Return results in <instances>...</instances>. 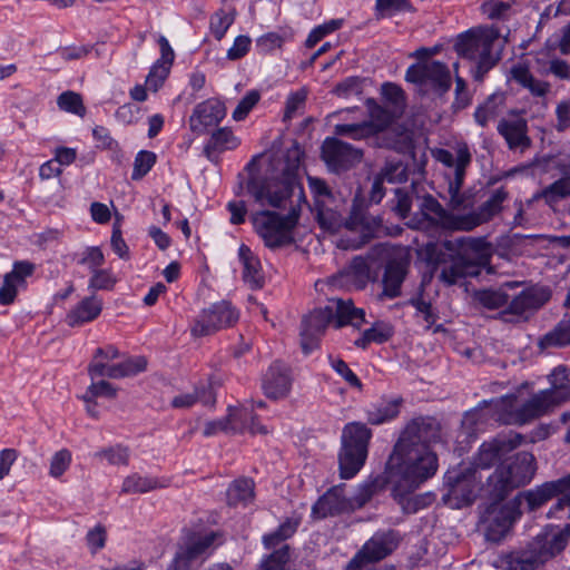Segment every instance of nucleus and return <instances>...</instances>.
I'll return each instance as SVG.
<instances>
[{
	"instance_id": "nucleus-1",
	"label": "nucleus",
	"mask_w": 570,
	"mask_h": 570,
	"mask_svg": "<svg viewBox=\"0 0 570 570\" xmlns=\"http://www.w3.org/2000/svg\"><path fill=\"white\" fill-rule=\"evenodd\" d=\"M535 473L533 454L522 451L503 461L487 479L485 492L492 503L482 514L485 523V537L499 542L508 533L521 511L513 500L500 504L512 491L531 482Z\"/></svg>"
},
{
	"instance_id": "nucleus-2",
	"label": "nucleus",
	"mask_w": 570,
	"mask_h": 570,
	"mask_svg": "<svg viewBox=\"0 0 570 570\" xmlns=\"http://www.w3.org/2000/svg\"><path fill=\"white\" fill-rule=\"evenodd\" d=\"M441 423L433 416H416L405 425L391 456V466L405 470L407 481L421 485L438 470V458L430 450L431 443L441 440Z\"/></svg>"
},
{
	"instance_id": "nucleus-3",
	"label": "nucleus",
	"mask_w": 570,
	"mask_h": 570,
	"mask_svg": "<svg viewBox=\"0 0 570 570\" xmlns=\"http://www.w3.org/2000/svg\"><path fill=\"white\" fill-rule=\"evenodd\" d=\"M304 151L296 141L286 150L285 163L281 177H265L252 175L246 183L247 194L261 206L287 208L296 194L298 199L303 196V188L297 181V170L301 166Z\"/></svg>"
},
{
	"instance_id": "nucleus-4",
	"label": "nucleus",
	"mask_w": 570,
	"mask_h": 570,
	"mask_svg": "<svg viewBox=\"0 0 570 570\" xmlns=\"http://www.w3.org/2000/svg\"><path fill=\"white\" fill-rule=\"evenodd\" d=\"M481 404L483 407L464 414L458 439L464 436V441H469L474 438L476 433L475 425L485 415H489L499 424L518 426L529 424L546 415L534 395L521 401L518 395L509 394L491 401H483Z\"/></svg>"
},
{
	"instance_id": "nucleus-5",
	"label": "nucleus",
	"mask_w": 570,
	"mask_h": 570,
	"mask_svg": "<svg viewBox=\"0 0 570 570\" xmlns=\"http://www.w3.org/2000/svg\"><path fill=\"white\" fill-rule=\"evenodd\" d=\"M341 207L342 204L337 197L326 200H316V203L313 204V212L320 227L324 230L335 233L344 225L350 230L361 233V244L368 242L381 226V218L368 215L367 205L360 196L354 197L350 216L345 222L342 216Z\"/></svg>"
},
{
	"instance_id": "nucleus-6",
	"label": "nucleus",
	"mask_w": 570,
	"mask_h": 570,
	"mask_svg": "<svg viewBox=\"0 0 570 570\" xmlns=\"http://www.w3.org/2000/svg\"><path fill=\"white\" fill-rule=\"evenodd\" d=\"M499 38V31L494 28L470 29L458 36L454 50L459 57L475 62L472 70L475 81H482L501 59V49L494 50Z\"/></svg>"
},
{
	"instance_id": "nucleus-7",
	"label": "nucleus",
	"mask_w": 570,
	"mask_h": 570,
	"mask_svg": "<svg viewBox=\"0 0 570 570\" xmlns=\"http://www.w3.org/2000/svg\"><path fill=\"white\" fill-rule=\"evenodd\" d=\"M289 210L283 215L274 210L262 209L250 215L255 233L269 249H277L294 243V229L298 223L299 209L287 203Z\"/></svg>"
},
{
	"instance_id": "nucleus-8",
	"label": "nucleus",
	"mask_w": 570,
	"mask_h": 570,
	"mask_svg": "<svg viewBox=\"0 0 570 570\" xmlns=\"http://www.w3.org/2000/svg\"><path fill=\"white\" fill-rule=\"evenodd\" d=\"M372 430L361 422L347 423L341 436L338 470L342 479L354 478L366 462Z\"/></svg>"
},
{
	"instance_id": "nucleus-9",
	"label": "nucleus",
	"mask_w": 570,
	"mask_h": 570,
	"mask_svg": "<svg viewBox=\"0 0 570 570\" xmlns=\"http://www.w3.org/2000/svg\"><path fill=\"white\" fill-rule=\"evenodd\" d=\"M566 492L550 509V518H570V474L556 481L546 482L533 490L520 492L513 498L514 503L520 509L525 502L530 511L540 508L553 497Z\"/></svg>"
},
{
	"instance_id": "nucleus-10",
	"label": "nucleus",
	"mask_w": 570,
	"mask_h": 570,
	"mask_svg": "<svg viewBox=\"0 0 570 570\" xmlns=\"http://www.w3.org/2000/svg\"><path fill=\"white\" fill-rule=\"evenodd\" d=\"M481 478L473 466L460 465L449 470L444 476L442 501L452 509L470 505L481 490Z\"/></svg>"
},
{
	"instance_id": "nucleus-11",
	"label": "nucleus",
	"mask_w": 570,
	"mask_h": 570,
	"mask_svg": "<svg viewBox=\"0 0 570 570\" xmlns=\"http://www.w3.org/2000/svg\"><path fill=\"white\" fill-rule=\"evenodd\" d=\"M405 80L415 86L420 95H445L452 86L450 68L439 60H422L405 71Z\"/></svg>"
},
{
	"instance_id": "nucleus-12",
	"label": "nucleus",
	"mask_w": 570,
	"mask_h": 570,
	"mask_svg": "<svg viewBox=\"0 0 570 570\" xmlns=\"http://www.w3.org/2000/svg\"><path fill=\"white\" fill-rule=\"evenodd\" d=\"M406 476L405 470L399 464L391 466V456H389L384 472L360 487L355 497L357 507H363L374 494L385 489L389 484L392 485L394 498L397 499L400 503H403L406 497L412 494L420 487L413 485L407 481Z\"/></svg>"
},
{
	"instance_id": "nucleus-13",
	"label": "nucleus",
	"mask_w": 570,
	"mask_h": 570,
	"mask_svg": "<svg viewBox=\"0 0 570 570\" xmlns=\"http://www.w3.org/2000/svg\"><path fill=\"white\" fill-rule=\"evenodd\" d=\"M428 261L439 272V279L451 286L465 277L478 276L476 265L470 263L469 256L464 254H451L436 245L428 246Z\"/></svg>"
},
{
	"instance_id": "nucleus-14",
	"label": "nucleus",
	"mask_w": 570,
	"mask_h": 570,
	"mask_svg": "<svg viewBox=\"0 0 570 570\" xmlns=\"http://www.w3.org/2000/svg\"><path fill=\"white\" fill-rule=\"evenodd\" d=\"M239 312L228 301H220L204 308L195 318L191 335L202 337L230 327L237 323Z\"/></svg>"
},
{
	"instance_id": "nucleus-15",
	"label": "nucleus",
	"mask_w": 570,
	"mask_h": 570,
	"mask_svg": "<svg viewBox=\"0 0 570 570\" xmlns=\"http://www.w3.org/2000/svg\"><path fill=\"white\" fill-rule=\"evenodd\" d=\"M419 207L420 214L410 219L409 227L422 229L433 225L446 230H460V214L448 212L432 195L421 197Z\"/></svg>"
},
{
	"instance_id": "nucleus-16",
	"label": "nucleus",
	"mask_w": 570,
	"mask_h": 570,
	"mask_svg": "<svg viewBox=\"0 0 570 570\" xmlns=\"http://www.w3.org/2000/svg\"><path fill=\"white\" fill-rule=\"evenodd\" d=\"M363 158V151L335 137H327L322 145V159L330 171L341 174L350 170Z\"/></svg>"
},
{
	"instance_id": "nucleus-17",
	"label": "nucleus",
	"mask_w": 570,
	"mask_h": 570,
	"mask_svg": "<svg viewBox=\"0 0 570 570\" xmlns=\"http://www.w3.org/2000/svg\"><path fill=\"white\" fill-rule=\"evenodd\" d=\"M570 537V523L563 530H557L553 527H546L529 544L528 549L534 559L537 566L546 563L552 559L568 544Z\"/></svg>"
},
{
	"instance_id": "nucleus-18",
	"label": "nucleus",
	"mask_w": 570,
	"mask_h": 570,
	"mask_svg": "<svg viewBox=\"0 0 570 570\" xmlns=\"http://www.w3.org/2000/svg\"><path fill=\"white\" fill-rule=\"evenodd\" d=\"M549 382L550 389L533 394L546 415L570 400V370L563 365L557 366L550 373Z\"/></svg>"
},
{
	"instance_id": "nucleus-19",
	"label": "nucleus",
	"mask_w": 570,
	"mask_h": 570,
	"mask_svg": "<svg viewBox=\"0 0 570 570\" xmlns=\"http://www.w3.org/2000/svg\"><path fill=\"white\" fill-rule=\"evenodd\" d=\"M331 323L334 324V317L330 303L324 307L315 308L302 320L301 347L305 355L318 347L320 338Z\"/></svg>"
},
{
	"instance_id": "nucleus-20",
	"label": "nucleus",
	"mask_w": 570,
	"mask_h": 570,
	"mask_svg": "<svg viewBox=\"0 0 570 570\" xmlns=\"http://www.w3.org/2000/svg\"><path fill=\"white\" fill-rule=\"evenodd\" d=\"M509 198V193L504 187H500L491 193L489 198L482 203L475 210L466 214H460V230L470 232L485 223L492 220L503 209V203Z\"/></svg>"
},
{
	"instance_id": "nucleus-21",
	"label": "nucleus",
	"mask_w": 570,
	"mask_h": 570,
	"mask_svg": "<svg viewBox=\"0 0 570 570\" xmlns=\"http://www.w3.org/2000/svg\"><path fill=\"white\" fill-rule=\"evenodd\" d=\"M399 531L389 529L375 532L356 552L358 557L374 564L389 557L400 544Z\"/></svg>"
},
{
	"instance_id": "nucleus-22",
	"label": "nucleus",
	"mask_w": 570,
	"mask_h": 570,
	"mask_svg": "<svg viewBox=\"0 0 570 570\" xmlns=\"http://www.w3.org/2000/svg\"><path fill=\"white\" fill-rule=\"evenodd\" d=\"M215 537V533L212 532L198 537L185 548H180L168 564L167 570H194L203 562L204 556L214 543Z\"/></svg>"
},
{
	"instance_id": "nucleus-23",
	"label": "nucleus",
	"mask_w": 570,
	"mask_h": 570,
	"mask_svg": "<svg viewBox=\"0 0 570 570\" xmlns=\"http://www.w3.org/2000/svg\"><path fill=\"white\" fill-rule=\"evenodd\" d=\"M523 440L520 433L500 435L490 442H484L478 452L475 464L478 468L488 469L499 459L518 448Z\"/></svg>"
},
{
	"instance_id": "nucleus-24",
	"label": "nucleus",
	"mask_w": 570,
	"mask_h": 570,
	"mask_svg": "<svg viewBox=\"0 0 570 570\" xmlns=\"http://www.w3.org/2000/svg\"><path fill=\"white\" fill-rule=\"evenodd\" d=\"M226 116L225 105L218 99H207L198 104L189 118L190 129L206 134L210 127L217 126Z\"/></svg>"
},
{
	"instance_id": "nucleus-25",
	"label": "nucleus",
	"mask_w": 570,
	"mask_h": 570,
	"mask_svg": "<svg viewBox=\"0 0 570 570\" xmlns=\"http://www.w3.org/2000/svg\"><path fill=\"white\" fill-rule=\"evenodd\" d=\"M292 387L291 368L281 361H275L266 371L262 389L264 394L272 400L284 399Z\"/></svg>"
},
{
	"instance_id": "nucleus-26",
	"label": "nucleus",
	"mask_w": 570,
	"mask_h": 570,
	"mask_svg": "<svg viewBox=\"0 0 570 570\" xmlns=\"http://www.w3.org/2000/svg\"><path fill=\"white\" fill-rule=\"evenodd\" d=\"M409 265V259L403 257L392 258L386 263L382 277V292L379 295L381 299H393L401 296Z\"/></svg>"
},
{
	"instance_id": "nucleus-27",
	"label": "nucleus",
	"mask_w": 570,
	"mask_h": 570,
	"mask_svg": "<svg viewBox=\"0 0 570 570\" xmlns=\"http://www.w3.org/2000/svg\"><path fill=\"white\" fill-rule=\"evenodd\" d=\"M36 265L29 261H17L12 271L7 273L0 286V305H10L14 302L18 289L26 286V278L31 276Z\"/></svg>"
},
{
	"instance_id": "nucleus-28",
	"label": "nucleus",
	"mask_w": 570,
	"mask_h": 570,
	"mask_svg": "<svg viewBox=\"0 0 570 570\" xmlns=\"http://www.w3.org/2000/svg\"><path fill=\"white\" fill-rule=\"evenodd\" d=\"M345 485L328 489L313 505L312 514L317 519L337 515L353 508V503L344 494Z\"/></svg>"
},
{
	"instance_id": "nucleus-29",
	"label": "nucleus",
	"mask_w": 570,
	"mask_h": 570,
	"mask_svg": "<svg viewBox=\"0 0 570 570\" xmlns=\"http://www.w3.org/2000/svg\"><path fill=\"white\" fill-rule=\"evenodd\" d=\"M472 156L469 147L464 144L459 146L455 155L454 177L449 181V205L452 209H459L464 204V196L461 188L464 184L465 169L471 164Z\"/></svg>"
},
{
	"instance_id": "nucleus-30",
	"label": "nucleus",
	"mask_w": 570,
	"mask_h": 570,
	"mask_svg": "<svg viewBox=\"0 0 570 570\" xmlns=\"http://www.w3.org/2000/svg\"><path fill=\"white\" fill-rule=\"evenodd\" d=\"M498 132L504 138L509 149L525 150L531 146L528 135V121L524 118L505 119L498 124Z\"/></svg>"
},
{
	"instance_id": "nucleus-31",
	"label": "nucleus",
	"mask_w": 570,
	"mask_h": 570,
	"mask_svg": "<svg viewBox=\"0 0 570 570\" xmlns=\"http://www.w3.org/2000/svg\"><path fill=\"white\" fill-rule=\"evenodd\" d=\"M510 79L527 90L533 98L546 99L551 92V83L537 78L524 63H517L511 67Z\"/></svg>"
},
{
	"instance_id": "nucleus-32",
	"label": "nucleus",
	"mask_w": 570,
	"mask_h": 570,
	"mask_svg": "<svg viewBox=\"0 0 570 570\" xmlns=\"http://www.w3.org/2000/svg\"><path fill=\"white\" fill-rule=\"evenodd\" d=\"M331 309L334 317V327L353 326L360 328L365 323V311L355 307L352 299L333 298L330 299Z\"/></svg>"
},
{
	"instance_id": "nucleus-33",
	"label": "nucleus",
	"mask_w": 570,
	"mask_h": 570,
	"mask_svg": "<svg viewBox=\"0 0 570 570\" xmlns=\"http://www.w3.org/2000/svg\"><path fill=\"white\" fill-rule=\"evenodd\" d=\"M549 299V294L543 289L527 288L512 298L507 309L501 315L505 317L509 314L521 316L527 312L540 308Z\"/></svg>"
},
{
	"instance_id": "nucleus-34",
	"label": "nucleus",
	"mask_w": 570,
	"mask_h": 570,
	"mask_svg": "<svg viewBox=\"0 0 570 570\" xmlns=\"http://www.w3.org/2000/svg\"><path fill=\"white\" fill-rule=\"evenodd\" d=\"M458 244L461 249L459 254L469 256L470 263L476 265L478 274L490 263L492 246L484 237H462L458 239Z\"/></svg>"
},
{
	"instance_id": "nucleus-35",
	"label": "nucleus",
	"mask_w": 570,
	"mask_h": 570,
	"mask_svg": "<svg viewBox=\"0 0 570 570\" xmlns=\"http://www.w3.org/2000/svg\"><path fill=\"white\" fill-rule=\"evenodd\" d=\"M102 309L101 299L96 296L85 297L66 315V323L70 327L81 326L96 320Z\"/></svg>"
},
{
	"instance_id": "nucleus-36",
	"label": "nucleus",
	"mask_w": 570,
	"mask_h": 570,
	"mask_svg": "<svg viewBox=\"0 0 570 570\" xmlns=\"http://www.w3.org/2000/svg\"><path fill=\"white\" fill-rule=\"evenodd\" d=\"M403 399H382L371 404L366 410V419L370 424L380 425L399 416Z\"/></svg>"
},
{
	"instance_id": "nucleus-37",
	"label": "nucleus",
	"mask_w": 570,
	"mask_h": 570,
	"mask_svg": "<svg viewBox=\"0 0 570 570\" xmlns=\"http://www.w3.org/2000/svg\"><path fill=\"white\" fill-rule=\"evenodd\" d=\"M239 144V139L229 128H218L212 134L209 140L205 145L204 154L209 160H214L218 154L236 149Z\"/></svg>"
},
{
	"instance_id": "nucleus-38",
	"label": "nucleus",
	"mask_w": 570,
	"mask_h": 570,
	"mask_svg": "<svg viewBox=\"0 0 570 570\" xmlns=\"http://www.w3.org/2000/svg\"><path fill=\"white\" fill-rule=\"evenodd\" d=\"M406 180L405 169L401 164H389L375 176L370 191V202L379 204L384 197L383 183H401Z\"/></svg>"
},
{
	"instance_id": "nucleus-39",
	"label": "nucleus",
	"mask_w": 570,
	"mask_h": 570,
	"mask_svg": "<svg viewBox=\"0 0 570 570\" xmlns=\"http://www.w3.org/2000/svg\"><path fill=\"white\" fill-rule=\"evenodd\" d=\"M243 414L248 415L246 410H238V407H228V414L226 417L215 421H209L205 424L204 435L212 436L220 431L240 433L246 428L245 422L237 423V417H242Z\"/></svg>"
},
{
	"instance_id": "nucleus-40",
	"label": "nucleus",
	"mask_w": 570,
	"mask_h": 570,
	"mask_svg": "<svg viewBox=\"0 0 570 570\" xmlns=\"http://www.w3.org/2000/svg\"><path fill=\"white\" fill-rule=\"evenodd\" d=\"M505 99V94L501 91L490 95L474 111L476 124L485 127L490 120L497 118L504 108Z\"/></svg>"
},
{
	"instance_id": "nucleus-41",
	"label": "nucleus",
	"mask_w": 570,
	"mask_h": 570,
	"mask_svg": "<svg viewBox=\"0 0 570 570\" xmlns=\"http://www.w3.org/2000/svg\"><path fill=\"white\" fill-rule=\"evenodd\" d=\"M200 402L206 406H213L216 403L215 393L209 385H200L191 393H184L175 396L171 401V406L175 409H188Z\"/></svg>"
},
{
	"instance_id": "nucleus-42",
	"label": "nucleus",
	"mask_w": 570,
	"mask_h": 570,
	"mask_svg": "<svg viewBox=\"0 0 570 570\" xmlns=\"http://www.w3.org/2000/svg\"><path fill=\"white\" fill-rule=\"evenodd\" d=\"M238 255L244 266L243 277L245 282L249 283L255 288L262 287L264 282L258 257L255 256L250 248L244 244L240 245Z\"/></svg>"
},
{
	"instance_id": "nucleus-43",
	"label": "nucleus",
	"mask_w": 570,
	"mask_h": 570,
	"mask_svg": "<svg viewBox=\"0 0 570 570\" xmlns=\"http://www.w3.org/2000/svg\"><path fill=\"white\" fill-rule=\"evenodd\" d=\"M514 283L508 282L500 288H488L478 291L474 295L475 301L488 309H498L508 304L510 295L505 288H513Z\"/></svg>"
},
{
	"instance_id": "nucleus-44",
	"label": "nucleus",
	"mask_w": 570,
	"mask_h": 570,
	"mask_svg": "<svg viewBox=\"0 0 570 570\" xmlns=\"http://www.w3.org/2000/svg\"><path fill=\"white\" fill-rule=\"evenodd\" d=\"M164 487L165 484L157 478L142 476L138 473H132L124 479L121 493H146Z\"/></svg>"
},
{
	"instance_id": "nucleus-45",
	"label": "nucleus",
	"mask_w": 570,
	"mask_h": 570,
	"mask_svg": "<svg viewBox=\"0 0 570 570\" xmlns=\"http://www.w3.org/2000/svg\"><path fill=\"white\" fill-rule=\"evenodd\" d=\"M537 71L541 76H553L561 81H570V63L564 59L553 57L551 59L537 58Z\"/></svg>"
},
{
	"instance_id": "nucleus-46",
	"label": "nucleus",
	"mask_w": 570,
	"mask_h": 570,
	"mask_svg": "<svg viewBox=\"0 0 570 570\" xmlns=\"http://www.w3.org/2000/svg\"><path fill=\"white\" fill-rule=\"evenodd\" d=\"M226 495L229 505H245L254 498V482L246 478L235 480L228 487Z\"/></svg>"
},
{
	"instance_id": "nucleus-47",
	"label": "nucleus",
	"mask_w": 570,
	"mask_h": 570,
	"mask_svg": "<svg viewBox=\"0 0 570 570\" xmlns=\"http://www.w3.org/2000/svg\"><path fill=\"white\" fill-rule=\"evenodd\" d=\"M392 334L393 332L391 326L382 322H376L372 327L365 330L357 340H355L354 345L365 350L371 343L382 344L387 342Z\"/></svg>"
},
{
	"instance_id": "nucleus-48",
	"label": "nucleus",
	"mask_w": 570,
	"mask_h": 570,
	"mask_svg": "<svg viewBox=\"0 0 570 570\" xmlns=\"http://www.w3.org/2000/svg\"><path fill=\"white\" fill-rule=\"evenodd\" d=\"M147 367V361L142 356L129 357L121 363L112 364L109 379H122L141 373Z\"/></svg>"
},
{
	"instance_id": "nucleus-49",
	"label": "nucleus",
	"mask_w": 570,
	"mask_h": 570,
	"mask_svg": "<svg viewBox=\"0 0 570 570\" xmlns=\"http://www.w3.org/2000/svg\"><path fill=\"white\" fill-rule=\"evenodd\" d=\"M501 562L505 570H534L538 568L528 548L503 556Z\"/></svg>"
},
{
	"instance_id": "nucleus-50",
	"label": "nucleus",
	"mask_w": 570,
	"mask_h": 570,
	"mask_svg": "<svg viewBox=\"0 0 570 570\" xmlns=\"http://www.w3.org/2000/svg\"><path fill=\"white\" fill-rule=\"evenodd\" d=\"M235 9H230L229 11L219 9L212 14L209 29L216 40L220 41L225 37L227 30L235 21Z\"/></svg>"
},
{
	"instance_id": "nucleus-51",
	"label": "nucleus",
	"mask_w": 570,
	"mask_h": 570,
	"mask_svg": "<svg viewBox=\"0 0 570 570\" xmlns=\"http://www.w3.org/2000/svg\"><path fill=\"white\" fill-rule=\"evenodd\" d=\"M334 131L338 136H346L354 140H361L375 136V127L367 121L358 124H338Z\"/></svg>"
},
{
	"instance_id": "nucleus-52",
	"label": "nucleus",
	"mask_w": 570,
	"mask_h": 570,
	"mask_svg": "<svg viewBox=\"0 0 570 570\" xmlns=\"http://www.w3.org/2000/svg\"><path fill=\"white\" fill-rule=\"evenodd\" d=\"M546 346H566L570 344V316L562 318L542 340Z\"/></svg>"
},
{
	"instance_id": "nucleus-53",
	"label": "nucleus",
	"mask_w": 570,
	"mask_h": 570,
	"mask_svg": "<svg viewBox=\"0 0 570 570\" xmlns=\"http://www.w3.org/2000/svg\"><path fill=\"white\" fill-rule=\"evenodd\" d=\"M367 107L371 117V120H367V122L375 127V134L383 131L392 124L394 119L392 111L377 105L373 99L367 100Z\"/></svg>"
},
{
	"instance_id": "nucleus-54",
	"label": "nucleus",
	"mask_w": 570,
	"mask_h": 570,
	"mask_svg": "<svg viewBox=\"0 0 570 570\" xmlns=\"http://www.w3.org/2000/svg\"><path fill=\"white\" fill-rule=\"evenodd\" d=\"M413 7L409 0H376L374 14L377 20L392 17L396 12L412 11Z\"/></svg>"
},
{
	"instance_id": "nucleus-55",
	"label": "nucleus",
	"mask_w": 570,
	"mask_h": 570,
	"mask_svg": "<svg viewBox=\"0 0 570 570\" xmlns=\"http://www.w3.org/2000/svg\"><path fill=\"white\" fill-rule=\"evenodd\" d=\"M298 520L287 519L274 532L264 535V544L266 548H273L279 542L291 538L297 530Z\"/></svg>"
},
{
	"instance_id": "nucleus-56",
	"label": "nucleus",
	"mask_w": 570,
	"mask_h": 570,
	"mask_svg": "<svg viewBox=\"0 0 570 570\" xmlns=\"http://www.w3.org/2000/svg\"><path fill=\"white\" fill-rule=\"evenodd\" d=\"M542 196L549 205L556 204L561 199L570 197V176H563L549 185Z\"/></svg>"
},
{
	"instance_id": "nucleus-57",
	"label": "nucleus",
	"mask_w": 570,
	"mask_h": 570,
	"mask_svg": "<svg viewBox=\"0 0 570 570\" xmlns=\"http://www.w3.org/2000/svg\"><path fill=\"white\" fill-rule=\"evenodd\" d=\"M58 107L67 112L75 114L83 117L86 115V107L83 106L80 94L75 91H65L59 95L57 99Z\"/></svg>"
},
{
	"instance_id": "nucleus-58",
	"label": "nucleus",
	"mask_w": 570,
	"mask_h": 570,
	"mask_svg": "<svg viewBox=\"0 0 570 570\" xmlns=\"http://www.w3.org/2000/svg\"><path fill=\"white\" fill-rule=\"evenodd\" d=\"M95 456L106 459L111 465L127 466L129 464L130 451L127 446L118 444L98 451Z\"/></svg>"
},
{
	"instance_id": "nucleus-59",
	"label": "nucleus",
	"mask_w": 570,
	"mask_h": 570,
	"mask_svg": "<svg viewBox=\"0 0 570 570\" xmlns=\"http://www.w3.org/2000/svg\"><path fill=\"white\" fill-rule=\"evenodd\" d=\"M156 154L148 150H140L134 161V169L131 174L132 180H139L146 176L156 163Z\"/></svg>"
},
{
	"instance_id": "nucleus-60",
	"label": "nucleus",
	"mask_w": 570,
	"mask_h": 570,
	"mask_svg": "<svg viewBox=\"0 0 570 570\" xmlns=\"http://www.w3.org/2000/svg\"><path fill=\"white\" fill-rule=\"evenodd\" d=\"M117 395L116 387L109 382L101 380L98 382H92L88 387L86 394L83 395V401L86 403L91 402L96 397H107L115 399Z\"/></svg>"
},
{
	"instance_id": "nucleus-61",
	"label": "nucleus",
	"mask_w": 570,
	"mask_h": 570,
	"mask_svg": "<svg viewBox=\"0 0 570 570\" xmlns=\"http://www.w3.org/2000/svg\"><path fill=\"white\" fill-rule=\"evenodd\" d=\"M511 9L509 1L487 0L482 3V12L491 20H503Z\"/></svg>"
},
{
	"instance_id": "nucleus-62",
	"label": "nucleus",
	"mask_w": 570,
	"mask_h": 570,
	"mask_svg": "<svg viewBox=\"0 0 570 570\" xmlns=\"http://www.w3.org/2000/svg\"><path fill=\"white\" fill-rule=\"evenodd\" d=\"M71 453L67 449H62L56 452L50 460L49 475L58 479L60 478L70 466Z\"/></svg>"
},
{
	"instance_id": "nucleus-63",
	"label": "nucleus",
	"mask_w": 570,
	"mask_h": 570,
	"mask_svg": "<svg viewBox=\"0 0 570 570\" xmlns=\"http://www.w3.org/2000/svg\"><path fill=\"white\" fill-rule=\"evenodd\" d=\"M284 43V38L277 32H268L256 40V50L259 55H268L277 49H281Z\"/></svg>"
},
{
	"instance_id": "nucleus-64",
	"label": "nucleus",
	"mask_w": 570,
	"mask_h": 570,
	"mask_svg": "<svg viewBox=\"0 0 570 570\" xmlns=\"http://www.w3.org/2000/svg\"><path fill=\"white\" fill-rule=\"evenodd\" d=\"M289 560L288 546H283L281 549L275 550L271 553L261 566V570H279Z\"/></svg>"
}]
</instances>
